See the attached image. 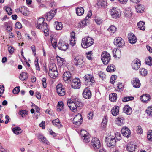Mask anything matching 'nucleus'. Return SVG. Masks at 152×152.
<instances>
[{
    "label": "nucleus",
    "mask_w": 152,
    "mask_h": 152,
    "mask_svg": "<svg viewBox=\"0 0 152 152\" xmlns=\"http://www.w3.org/2000/svg\"><path fill=\"white\" fill-rule=\"evenodd\" d=\"M107 119L106 118H104L102 122V126L104 128L106 126L107 124Z\"/></svg>",
    "instance_id": "obj_58"
},
{
    "label": "nucleus",
    "mask_w": 152,
    "mask_h": 152,
    "mask_svg": "<svg viewBox=\"0 0 152 152\" xmlns=\"http://www.w3.org/2000/svg\"><path fill=\"white\" fill-rule=\"evenodd\" d=\"M147 138L149 140L152 141V130L148 131Z\"/></svg>",
    "instance_id": "obj_54"
},
{
    "label": "nucleus",
    "mask_w": 152,
    "mask_h": 152,
    "mask_svg": "<svg viewBox=\"0 0 152 152\" xmlns=\"http://www.w3.org/2000/svg\"><path fill=\"white\" fill-rule=\"evenodd\" d=\"M73 62L76 66L80 68L83 67L85 64V62L79 56H77L75 58Z\"/></svg>",
    "instance_id": "obj_6"
},
{
    "label": "nucleus",
    "mask_w": 152,
    "mask_h": 152,
    "mask_svg": "<svg viewBox=\"0 0 152 152\" xmlns=\"http://www.w3.org/2000/svg\"><path fill=\"white\" fill-rule=\"evenodd\" d=\"M76 13L78 16H81L84 13V10L81 7H77L76 9Z\"/></svg>",
    "instance_id": "obj_25"
},
{
    "label": "nucleus",
    "mask_w": 152,
    "mask_h": 152,
    "mask_svg": "<svg viewBox=\"0 0 152 152\" xmlns=\"http://www.w3.org/2000/svg\"><path fill=\"white\" fill-rule=\"evenodd\" d=\"M81 82L79 78H75L73 79L71 83V86L74 89H79L81 86Z\"/></svg>",
    "instance_id": "obj_7"
},
{
    "label": "nucleus",
    "mask_w": 152,
    "mask_h": 152,
    "mask_svg": "<svg viewBox=\"0 0 152 152\" xmlns=\"http://www.w3.org/2000/svg\"><path fill=\"white\" fill-rule=\"evenodd\" d=\"M124 118L123 117H118L116 121V124L119 126H121L123 124Z\"/></svg>",
    "instance_id": "obj_44"
},
{
    "label": "nucleus",
    "mask_w": 152,
    "mask_h": 152,
    "mask_svg": "<svg viewBox=\"0 0 152 152\" xmlns=\"http://www.w3.org/2000/svg\"><path fill=\"white\" fill-rule=\"evenodd\" d=\"M108 30L110 31L111 33L113 34L116 31V27L113 25H111L108 29Z\"/></svg>",
    "instance_id": "obj_41"
},
{
    "label": "nucleus",
    "mask_w": 152,
    "mask_h": 152,
    "mask_svg": "<svg viewBox=\"0 0 152 152\" xmlns=\"http://www.w3.org/2000/svg\"><path fill=\"white\" fill-rule=\"evenodd\" d=\"M21 129L19 127H15L13 129L12 131L14 133L18 135L21 133Z\"/></svg>",
    "instance_id": "obj_38"
},
{
    "label": "nucleus",
    "mask_w": 152,
    "mask_h": 152,
    "mask_svg": "<svg viewBox=\"0 0 152 152\" xmlns=\"http://www.w3.org/2000/svg\"><path fill=\"white\" fill-rule=\"evenodd\" d=\"M83 121V118L81 114L78 113L76 115L73 120L74 124L77 125H80Z\"/></svg>",
    "instance_id": "obj_8"
},
{
    "label": "nucleus",
    "mask_w": 152,
    "mask_h": 152,
    "mask_svg": "<svg viewBox=\"0 0 152 152\" xmlns=\"http://www.w3.org/2000/svg\"><path fill=\"white\" fill-rule=\"evenodd\" d=\"M140 72L141 75L142 76H145L147 74V70L143 68L140 69Z\"/></svg>",
    "instance_id": "obj_47"
},
{
    "label": "nucleus",
    "mask_w": 152,
    "mask_h": 152,
    "mask_svg": "<svg viewBox=\"0 0 152 152\" xmlns=\"http://www.w3.org/2000/svg\"><path fill=\"white\" fill-rule=\"evenodd\" d=\"M136 147V145L133 144L132 142H131L128 144L126 149L129 152H133L135 151Z\"/></svg>",
    "instance_id": "obj_21"
},
{
    "label": "nucleus",
    "mask_w": 152,
    "mask_h": 152,
    "mask_svg": "<svg viewBox=\"0 0 152 152\" xmlns=\"http://www.w3.org/2000/svg\"><path fill=\"white\" fill-rule=\"evenodd\" d=\"M42 86L44 88H45L47 87V83H46V79L45 77L43 78L42 80Z\"/></svg>",
    "instance_id": "obj_62"
},
{
    "label": "nucleus",
    "mask_w": 152,
    "mask_h": 152,
    "mask_svg": "<svg viewBox=\"0 0 152 152\" xmlns=\"http://www.w3.org/2000/svg\"><path fill=\"white\" fill-rule=\"evenodd\" d=\"M128 37L129 42L131 44L135 43L137 41V39L136 36L132 33H129L128 35Z\"/></svg>",
    "instance_id": "obj_17"
},
{
    "label": "nucleus",
    "mask_w": 152,
    "mask_h": 152,
    "mask_svg": "<svg viewBox=\"0 0 152 152\" xmlns=\"http://www.w3.org/2000/svg\"><path fill=\"white\" fill-rule=\"evenodd\" d=\"M52 122L55 126L57 127L58 128H61L62 126L58 118L53 120Z\"/></svg>",
    "instance_id": "obj_27"
},
{
    "label": "nucleus",
    "mask_w": 152,
    "mask_h": 152,
    "mask_svg": "<svg viewBox=\"0 0 152 152\" xmlns=\"http://www.w3.org/2000/svg\"><path fill=\"white\" fill-rule=\"evenodd\" d=\"M136 11L138 13H141L143 12L144 10V7L143 5H138L135 6Z\"/></svg>",
    "instance_id": "obj_32"
},
{
    "label": "nucleus",
    "mask_w": 152,
    "mask_h": 152,
    "mask_svg": "<svg viewBox=\"0 0 152 152\" xmlns=\"http://www.w3.org/2000/svg\"><path fill=\"white\" fill-rule=\"evenodd\" d=\"M20 87L19 86L15 87L13 90L12 92L15 94H18L20 91Z\"/></svg>",
    "instance_id": "obj_61"
},
{
    "label": "nucleus",
    "mask_w": 152,
    "mask_h": 152,
    "mask_svg": "<svg viewBox=\"0 0 152 152\" xmlns=\"http://www.w3.org/2000/svg\"><path fill=\"white\" fill-rule=\"evenodd\" d=\"M101 59L103 63L105 65H107L111 60L110 55L107 52L104 51L102 53Z\"/></svg>",
    "instance_id": "obj_4"
},
{
    "label": "nucleus",
    "mask_w": 152,
    "mask_h": 152,
    "mask_svg": "<svg viewBox=\"0 0 152 152\" xmlns=\"http://www.w3.org/2000/svg\"><path fill=\"white\" fill-rule=\"evenodd\" d=\"M91 144L94 149H99L101 147L100 141L97 138L95 137L92 138Z\"/></svg>",
    "instance_id": "obj_11"
},
{
    "label": "nucleus",
    "mask_w": 152,
    "mask_h": 152,
    "mask_svg": "<svg viewBox=\"0 0 152 152\" xmlns=\"http://www.w3.org/2000/svg\"><path fill=\"white\" fill-rule=\"evenodd\" d=\"M86 55L87 58L90 60H91L93 58V53L92 51H90L86 53Z\"/></svg>",
    "instance_id": "obj_45"
},
{
    "label": "nucleus",
    "mask_w": 152,
    "mask_h": 152,
    "mask_svg": "<svg viewBox=\"0 0 152 152\" xmlns=\"http://www.w3.org/2000/svg\"><path fill=\"white\" fill-rule=\"evenodd\" d=\"M57 110L58 112L61 111L63 109V103L62 101L58 102L57 105Z\"/></svg>",
    "instance_id": "obj_37"
},
{
    "label": "nucleus",
    "mask_w": 152,
    "mask_h": 152,
    "mask_svg": "<svg viewBox=\"0 0 152 152\" xmlns=\"http://www.w3.org/2000/svg\"><path fill=\"white\" fill-rule=\"evenodd\" d=\"M38 58H36L35 60V65L36 66V69L39 71H40V68L38 63Z\"/></svg>",
    "instance_id": "obj_56"
},
{
    "label": "nucleus",
    "mask_w": 152,
    "mask_h": 152,
    "mask_svg": "<svg viewBox=\"0 0 152 152\" xmlns=\"http://www.w3.org/2000/svg\"><path fill=\"white\" fill-rule=\"evenodd\" d=\"M106 140L108 147H113L115 145L116 141L114 136L110 134L106 137Z\"/></svg>",
    "instance_id": "obj_5"
},
{
    "label": "nucleus",
    "mask_w": 152,
    "mask_h": 152,
    "mask_svg": "<svg viewBox=\"0 0 152 152\" xmlns=\"http://www.w3.org/2000/svg\"><path fill=\"white\" fill-rule=\"evenodd\" d=\"M74 105H76V106L78 109H80L82 108L83 106V104L80 101H76L74 103Z\"/></svg>",
    "instance_id": "obj_36"
},
{
    "label": "nucleus",
    "mask_w": 152,
    "mask_h": 152,
    "mask_svg": "<svg viewBox=\"0 0 152 152\" xmlns=\"http://www.w3.org/2000/svg\"><path fill=\"white\" fill-rule=\"evenodd\" d=\"M113 56L119 59L121 56V52L119 49H117L115 52H113Z\"/></svg>",
    "instance_id": "obj_34"
},
{
    "label": "nucleus",
    "mask_w": 152,
    "mask_h": 152,
    "mask_svg": "<svg viewBox=\"0 0 152 152\" xmlns=\"http://www.w3.org/2000/svg\"><path fill=\"white\" fill-rule=\"evenodd\" d=\"M74 103H72L71 104V105H70L69 106V107L71 110L74 112H75L76 111L77 109V108L76 106V105H75V106H74Z\"/></svg>",
    "instance_id": "obj_49"
},
{
    "label": "nucleus",
    "mask_w": 152,
    "mask_h": 152,
    "mask_svg": "<svg viewBox=\"0 0 152 152\" xmlns=\"http://www.w3.org/2000/svg\"><path fill=\"white\" fill-rule=\"evenodd\" d=\"M146 112L149 115L152 116V106L148 108Z\"/></svg>",
    "instance_id": "obj_55"
},
{
    "label": "nucleus",
    "mask_w": 152,
    "mask_h": 152,
    "mask_svg": "<svg viewBox=\"0 0 152 152\" xmlns=\"http://www.w3.org/2000/svg\"><path fill=\"white\" fill-rule=\"evenodd\" d=\"M83 96L86 99H88L91 96V93L88 88H86L83 92Z\"/></svg>",
    "instance_id": "obj_14"
},
{
    "label": "nucleus",
    "mask_w": 152,
    "mask_h": 152,
    "mask_svg": "<svg viewBox=\"0 0 152 152\" xmlns=\"http://www.w3.org/2000/svg\"><path fill=\"white\" fill-rule=\"evenodd\" d=\"M57 70V67L54 63H51L50 64L49 72Z\"/></svg>",
    "instance_id": "obj_43"
},
{
    "label": "nucleus",
    "mask_w": 152,
    "mask_h": 152,
    "mask_svg": "<svg viewBox=\"0 0 152 152\" xmlns=\"http://www.w3.org/2000/svg\"><path fill=\"white\" fill-rule=\"evenodd\" d=\"M87 26V22L85 20H82L78 23V27L80 28H83Z\"/></svg>",
    "instance_id": "obj_39"
},
{
    "label": "nucleus",
    "mask_w": 152,
    "mask_h": 152,
    "mask_svg": "<svg viewBox=\"0 0 152 152\" xmlns=\"http://www.w3.org/2000/svg\"><path fill=\"white\" fill-rule=\"evenodd\" d=\"M6 10L9 15H11L12 12V11L11 9L9 7H7L6 8Z\"/></svg>",
    "instance_id": "obj_63"
},
{
    "label": "nucleus",
    "mask_w": 152,
    "mask_h": 152,
    "mask_svg": "<svg viewBox=\"0 0 152 152\" xmlns=\"http://www.w3.org/2000/svg\"><path fill=\"white\" fill-rule=\"evenodd\" d=\"M115 66L113 64L108 65L106 69L107 71L109 72H113L115 71Z\"/></svg>",
    "instance_id": "obj_35"
},
{
    "label": "nucleus",
    "mask_w": 152,
    "mask_h": 152,
    "mask_svg": "<svg viewBox=\"0 0 152 152\" xmlns=\"http://www.w3.org/2000/svg\"><path fill=\"white\" fill-rule=\"evenodd\" d=\"M114 43L117 46L121 48L122 47L125 45L124 40L121 37H119L115 38Z\"/></svg>",
    "instance_id": "obj_10"
},
{
    "label": "nucleus",
    "mask_w": 152,
    "mask_h": 152,
    "mask_svg": "<svg viewBox=\"0 0 152 152\" xmlns=\"http://www.w3.org/2000/svg\"><path fill=\"white\" fill-rule=\"evenodd\" d=\"M123 111L127 115H130L132 113V109L129 106L127 105L123 108Z\"/></svg>",
    "instance_id": "obj_26"
},
{
    "label": "nucleus",
    "mask_w": 152,
    "mask_h": 152,
    "mask_svg": "<svg viewBox=\"0 0 152 152\" xmlns=\"http://www.w3.org/2000/svg\"><path fill=\"white\" fill-rule=\"evenodd\" d=\"M45 19L44 18H40L38 20L36 27L39 29H42L44 30L45 35H48V29L47 23L44 22Z\"/></svg>",
    "instance_id": "obj_1"
},
{
    "label": "nucleus",
    "mask_w": 152,
    "mask_h": 152,
    "mask_svg": "<svg viewBox=\"0 0 152 152\" xmlns=\"http://www.w3.org/2000/svg\"><path fill=\"white\" fill-rule=\"evenodd\" d=\"M146 64L151 66L152 65V58L151 57H149L145 61Z\"/></svg>",
    "instance_id": "obj_50"
},
{
    "label": "nucleus",
    "mask_w": 152,
    "mask_h": 152,
    "mask_svg": "<svg viewBox=\"0 0 152 152\" xmlns=\"http://www.w3.org/2000/svg\"><path fill=\"white\" fill-rule=\"evenodd\" d=\"M90 136L89 134H87L86 136H83L82 138L84 142H88L90 141Z\"/></svg>",
    "instance_id": "obj_46"
},
{
    "label": "nucleus",
    "mask_w": 152,
    "mask_h": 152,
    "mask_svg": "<svg viewBox=\"0 0 152 152\" xmlns=\"http://www.w3.org/2000/svg\"><path fill=\"white\" fill-rule=\"evenodd\" d=\"M132 84L134 88H138L140 86V81L138 79L134 78L132 81Z\"/></svg>",
    "instance_id": "obj_22"
},
{
    "label": "nucleus",
    "mask_w": 152,
    "mask_h": 152,
    "mask_svg": "<svg viewBox=\"0 0 152 152\" xmlns=\"http://www.w3.org/2000/svg\"><path fill=\"white\" fill-rule=\"evenodd\" d=\"M88 134V133L87 132L84 130H81L80 131V135L81 137Z\"/></svg>",
    "instance_id": "obj_60"
},
{
    "label": "nucleus",
    "mask_w": 152,
    "mask_h": 152,
    "mask_svg": "<svg viewBox=\"0 0 152 152\" xmlns=\"http://www.w3.org/2000/svg\"><path fill=\"white\" fill-rule=\"evenodd\" d=\"M98 75L99 77L101 78L102 80L106 79V75L105 74L104 72H99Z\"/></svg>",
    "instance_id": "obj_48"
},
{
    "label": "nucleus",
    "mask_w": 152,
    "mask_h": 152,
    "mask_svg": "<svg viewBox=\"0 0 152 152\" xmlns=\"http://www.w3.org/2000/svg\"><path fill=\"white\" fill-rule=\"evenodd\" d=\"M48 74L51 78L54 79L56 78L58 75V73L57 70H56L49 72Z\"/></svg>",
    "instance_id": "obj_29"
},
{
    "label": "nucleus",
    "mask_w": 152,
    "mask_h": 152,
    "mask_svg": "<svg viewBox=\"0 0 152 152\" xmlns=\"http://www.w3.org/2000/svg\"><path fill=\"white\" fill-rule=\"evenodd\" d=\"M53 36L52 35L51 36V41L52 45L54 48H55L56 47L57 45V41L56 39L54 38L53 37Z\"/></svg>",
    "instance_id": "obj_40"
},
{
    "label": "nucleus",
    "mask_w": 152,
    "mask_h": 152,
    "mask_svg": "<svg viewBox=\"0 0 152 152\" xmlns=\"http://www.w3.org/2000/svg\"><path fill=\"white\" fill-rule=\"evenodd\" d=\"M28 75L26 72H22L19 76L20 79L22 81L26 80L28 78Z\"/></svg>",
    "instance_id": "obj_24"
},
{
    "label": "nucleus",
    "mask_w": 152,
    "mask_h": 152,
    "mask_svg": "<svg viewBox=\"0 0 152 152\" xmlns=\"http://www.w3.org/2000/svg\"><path fill=\"white\" fill-rule=\"evenodd\" d=\"M94 20L96 23L98 25H100L102 23V19L101 18L98 17H96L94 19Z\"/></svg>",
    "instance_id": "obj_51"
},
{
    "label": "nucleus",
    "mask_w": 152,
    "mask_h": 152,
    "mask_svg": "<svg viewBox=\"0 0 152 152\" xmlns=\"http://www.w3.org/2000/svg\"><path fill=\"white\" fill-rule=\"evenodd\" d=\"M134 98L133 96H126L124 97L122 99V101L123 102H126L130 100H133Z\"/></svg>",
    "instance_id": "obj_53"
},
{
    "label": "nucleus",
    "mask_w": 152,
    "mask_h": 152,
    "mask_svg": "<svg viewBox=\"0 0 152 152\" xmlns=\"http://www.w3.org/2000/svg\"><path fill=\"white\" fill-rule=\"evenodd\" d=\"M115 138V139L117 140H120L121 139V134L119 132H117L114 135Z\"/></svg>",
    "instance_id": "obj_59"
},
{
    "label": "nucleus",
    "mask_w": 152,
    "mask_h": 152,
    "mask_svg": "<svg viewBox=\"0 0 152 152\" xmlns=\"http://www.w3.org/2000/svg\"><path fill=\"white\" fill-rule=\"evenodd\" d=\"M56 12V10L55 9L54 10H51L50 12L47 13L46 16V20L49 21L51 20L53 17Z\"/></svg>",
    "instance_id": "obj_19"
},
{
    "label": "nucleus",
    "mask_w": 152,
    "mask_h": 152,
    "mask_svg": "<svg viewBox=\"0 0 152 152\" xmlns=\"http://www.w3.org/2000/svg\"><path fill=\"white\" fill-rule=\"evenodd\" d=\"M56 91L58 94L60 96H64L66 93L65 89L63 87V85L61 84L57 85L56 86Z\"/></svg>",
    "instance_id": "obj_9"
},
{
    "label": "nucleus",
    "mask_w": 152,
    "mask_h": 152,
    "mask_svg": "<svg viewBox=\"0 0 152 152\" xmlns=\"http://www.w3.org/2000/svg\"><path fill=\"white\" fill-rule=\"evenodd\" d=\"M119 110V107L118 106H115L111 110V113L113 115L116 116L118 114Z\"/></svg>",
    "instance_id": "obj_23"
},
{
    "label": "nucleus",
    "mask_w": 152,
    "mask_h": 152,
    "mask_svg": "<svg viewBox=\"0 0 152 152\" xmlns=\"http://www.w3.org/2000/svg\"><path fill=\"white\" fill-rule=\"evenodd\" d=\"M141 65L140 61L136 58L133 60L132 63V66L134 70H137L140 67Z\"/></svg>",
    "instance_id": "obj_13"
},
{
    "label": "nucleus",
    "mask_w": 152,
    "mask_h": 152,
    "mask_svg": "<svg viewBox=\"0 0 152 152\" xmlns=\"http://www.w3.org/2000/svg\"><path fill=\"white\" fill-rule=\"evenodd\" d=\"M121 132L123 136L125 137H129L131 134L130 130L127 127H123L121 129Z\"/></svg>",
    "instance_id": "obj_20"
},
{
    "label": "nucleus",
    "mask_w": 152,
    "mask_h": 152,
    "mask_svg": "<svg viewBox=\"0 0 152 152\" xmlns=\"http://www.w3.org/2000/svg\"><path fill=\"white\" fill-rule=\"evenodd\" d=\"M94 43L93 39L89 36H86L83 38L81 43L82 48H86L91 46Z\"/></svg>",
    "instance_id": "obj_2"
},
{
    "label": "nucleus",
    "mask_w": 152,
    "mask_h": 152,
    "mask_svg": "<svg viewBox=\"0 0 152 152\" xmlns=\"http://www.w3.org/2000/svg\"><path fill=\"white\" fill-rule=\"evenodd\" d=\"M63 79L66 83L69 82L71 81V74L69 71L65 72L63 75Z\"/></svg>",
    "instance_id": "obj_16"
},
{
    "label": "nucleus",
    "mask_w": 152,
    "mask_h": 152,
    "mask_svg": "<svg viewBox=\"0 0 152 152\" xmlns=\"http://www.w3.org/2000/svg\"><path fill=\"white\" fill-rule=\"evenodd\" d=\"M38 139L40 141L42 142L43 143L48 144L49 143L46 138L42 135H39L38 136Z\"/></svg>",
    "instance_id": "obj_33"
},
{
    "label": "nucleus",
    "mask_w": 152,
    "mask_h": 152,
    "mask_svg": "<svg viewBox=\"0 0 152 152\" xmlns=\"http://www.w3.org/2000/svg\"><path fill=\"white\" fill-rule=\"evenodd\" d=\"M123 88V86L122 85V83H120L117 86V88L116 89V90L118 92H121L122 91Z\"/></svg>",
    "instance_id": "obj_52"
},
{
    "label": "nucleus",
    "mask_w": 152,
    "mask_h": 152,
    "mask_svg": "<svg viewBox=\"0 0 152 152\" xmlns=\"http://www.w3.org/2000/svg\"><path fill=\"white\" fill-rule=\"evenodd\" d=\"M97 5L101 6V7L105 8L107 6V2L104 0H98Z\"/></svg>",
    "instance_id": "obj_30"
},
{
    "label": "nucleus",
    "mask_w": 152,
    "mask_h": 152,
    "mask_svg": "<svg viewBox=\"0 0 152 152\" xmlns=\"http://www.w3.org/2000/svg\"><path fill=\"white\" fill-rule=\"evenodd\" d=\"M58 48L60 50L65 51L68 48V45L61 40H59L57 45Z\"/></svg>",
    "instance_id": "obj_12"
},
{
    "label": "nucleus",
    "mask_w": 152,
    "mask_h": 152,
    "mask_svg": "<svg viewBox=\"0 0 152 152\" xmlns=\"http://www.w3.org/2000/svg\"><path fill=\"white\" fill-rule=\"evenodd\" d=\"M117 76L116 75H112L110 78V83L112 84H113L115 82V81L117 78Z\"/></svg>",
    "instance_id": "obj_57"
},
{
    "label": "nucleus",
    "mask_w": 152,
    "mask_h": 152,
    "mask_svg": "<svg viewBox=\"0 0 152 152\" xmlns=\"http://www.w3.org/2000/svg\"><path fill=\"white\" fill-rule=\"evenodd\" d=\"M110 14L113 18L116 19L119 17L120 15L119 11L116 8H113L111 10Z\"/></svg>",
    "instance_id": "obj_15"
},
{
    "label": "nucleus",
    "mask_w": 152,
    "mask_h": 152,
    "mask_svg": "<svg viewBox=\"0 0 152 152\" xmlns=\"http://www.w3.org/2000/svg\"><path fill=\"white\" fill-rule=\"evenodd\" d=\"M145 23L144 22L140 21L137 24L138 28L142 30H145Z\"/></svg>",
    "instance_id": "obj_31"
},
{
    "label": "nucleus",
    "mask_w": 152,
    "mask_h": 152,
    "mask_svg": "<svg viewBox=\"0 0 152 152\" xmlns=\"http://www.w3.org/2000/svg\"><path fill=\"white\" fill-rule=\"evenodd\" d=\"M85 84L88 86H92L95 82L94 78L92 75L88 74L85 76Z\"/></svg>",
    "instance_id": "obj_3"
},
{
    "label": "nucleus",
    "mask_w": 152,
    "mask_h": 152,
    "mask_svg": "<svg viewBox=\"0 0 152 152\" xmlns=\"http://www.w3.org/2000/svg\"><path fill=\"white\" fill-rule=\"evenodd\" d=\"M56 24V30H61L63 27L62 24L61 22H55Z\"/></svg>",
    "instance_id": "obj_42"
},
{
    "label": "nucleus",
    "mask_w": 152,
    "mask_h": 152,
    "mask_svg": "<svg viewBox=\"0 0 152 152\" xmlns=\"http://www.w3.org/2000/svg\"><path fill=\"white\" fill-rule=\"evenodd\" d=\"M151 99V96L148 94H145L140 97V100L142 102L147 103Z\"/></svg>",
    "instance_id": "obj_18"
},
{
    "label": "nucleus",
    "mask_w": 152,
    "mask_h": 152,
    "mask_svg": "<svg viewBox=\"0 0 152 152\" xmlns=\"http://www.w3.org/2000/svg\"><path fill=\"white\" fill-rule=\"evenodd\" d=\"M137 133L140 134H142V129L140 126H138L137 127Z\"/></svg>",
    "instance_id": "obj_64"
},
{
    "label": "nucleus",
    "mask_w": 152,
    "mask_h": 152,
    "mask_svg": "<svg viewBox=\"0 0 152 152\" xmlns=\"http://www.w3.org/2000/svg\"><path fill=\"white\" fill-rule=\"evenodd\" d=\"M109 99L113 102H115L117 99V94L115 93H112L110 94Z\"/></svg>",
    "instance_id": "obj_28"
}]
</instances>
